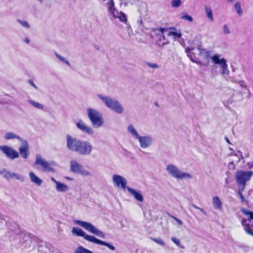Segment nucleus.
Instances as JSON below:
<instances>
[{
    "mask_svg": "<svg viewBox=\"0 0 253 253\" xmlns=\"http://www.w3.org/2000/svg\"><path fill=\"white\" fill-rule=\"evenodd\" d=\"M66 142L67 147L69 150L79 154L87 156L90 155L92 151V146L88 141L81 140L68 134L66 136Z\"/></svg>",
    "mask_w": 253,
    "mask_h": 253,
    "instance_id": "f257e3e1",
    "label": "nucleus"
},
{
    "mask_svg": "<svg viewBox=\"0 0 253 253\" xmlns=\"http://www.w3.org/2000/svg\"><path fill=\"white\" fill-rule=\"evenodd\" d=\"M72 233L74 235L84 237V239L88 242H92L98 245L105 246L112 251L115 250V247L114 246L107 242L100 240L93 236L87 235L82 229L79 228L73 227L72 230Z\"/></svg>",
    "mask_w": 253,
    "mask_h": 253,
    "instance_id": "f03ea898",
    "label": "nucleus"
},
{
    "mask_svg": "<svg viewBox=\"0 0 253 253\" xmlns=\"http://www.w3.org/2000/svg\"><path fill=\"white\" fill-rule=\"evenodd\" d=\"M97 96L103 102L105 105L114 112L121 114L124 111V109L121 103L117 99L109 96H104L97 94Z\"/></svg>",
    "mask_w": 253,
    "mask_h": 253,
    "instance_id": "7ed1b4c3",
    "label": "nucleus"
},
{
    "mask_svg": "<svg viewBox=\"0 0 253 253\" xmlns=\"http://www.w3.org/2000/svg\"><path fill=\"white\" fill-rule=\"evenodd\" d=\"M86 112L87 115L93 127L99 128L103 125L104 121L102 115L100 112L92 108L87 109Z\"/></svg>",
    "mask_w": 253,
    "mask_h": 253,
    "instance_id": "20e7f679",
    "label": "nucleus"
},
{
    "mask_svg": "<svg viewBox=\"0 0 253 253\" xmlns=\"http://www.w3.org/2000/svg\"><path fill=\"white\" fill-rule=\"evenodd\" d=\"M127 131L139 142L140 146L142 148H146L150 147L153 142L152 137L149 136H139L137 131L132 125H129L127 127Z\"/></svg>",
    "mask_w": 253,
    "mask_h": 253,
    "instance_id": "39448f33",
    "label": "nucleus"
},
{
    "mask_svg": "<svg viewBox=\"0 0 253 253\" xmlns=\"http://www.w3.org/2000/svg\"><path fill=\"white\" fill-rule=\"evenodd\" d=\"M253 175V172L252 171L238 170L236 171L235 174L236 182L240 187H242V190L245 189L246 182L249 181Z\"/></svg>",
    "mask_w": 253,
    "mask_h": 253,
    "instance_id": "423d86ee",
    "label": "nucleus"
},
{
    "mask_svg": "<svg viewBox=\"0 0 253 253\" xmlns=\"http://www.w3.org/2000/svg\"><path fill=\"white\" fill-rule=\"evenodd\" d=\"M74 222L75 224L84 228L87 231L96 235L99 237L103 238L105 237V234L103 232L97 229L90 222L80 220H75Z\"/></svg>",
    "mask_w": 253,
    "mask_h": 253,
    "instance_id": "0eeeda50",
    "label": "nucleus"
},
{
    "mask_svg": "<svg viewBox=\"0 0 253 253\" xmlns=\"http://www.w3.org/2000/svg\"><path fill=\"white\" fill-rule=\"evenodd\" d=\"M167 170L169 174L176 178L182 179L192 178L191 174L181 171L177 167L173 165H168L167 166Z\"/></svg>",
    "mask_w": 253,
    "mask_h": 253,
    "instance_id": "6e6552de",
    "label": "nucleus"
},
{
    "mask_svg": "<svg viewBox=\"0 0 253 253\" xmlns=\"http://www.w3.org/2000/svg\"><path fill=\"white\" fill-rule=\"evenodd\" d=\"M0 150L9 159L13 160L19 156V154L13 148L7 145L0 146Z\"/></svg>",
    "mask_w": 253,
    "mask_h": 253,
    "instance_id": "1a4fd4ad",
    "label": "nucleus"
},
{
    "mask_svg": "<svg viewBox=\"0 0 253 253\" xmlns=\"http://www.w3.org/2000/svg\"><path fill=\"white\" fill-rule=\"evenodd\" d=\"M219 55L215 54L212 57L211 59L215 64L220 65V67L222 69V74L228 75L229 74V71L228 69L226 61L224 58L219 59Z\"/></svg>",
    "mask_w": 253,
    "mask_h": 253,
    "instance_id": "9d476101",
    "label": "nucleus"
},
{
    "mask_svg": "<svg viewBox=\"0 0 253 253\" xmlns=\"http://www.w3.org/2000/svg\"><path fill=\"white\" fill-rule=\"evenodd\" d=\"M70 169L73 172L79 173L84 175H89L90 174L88 171L85 170L81 165L75 161H72L71 162Z\"/></svg>",
    "mask_w": 253,
    "mask_h": 253,
    "instance_id": "9b49d317",
    "label": "nucleus"
},
{
    "mask_svg": "<svg viewBox=\"0 0 253 253\" xmlns=\"http://www.w3.org/2000/svg\"><path fill=\"white\" fill-rule=\"evenodd\" d=\"M35 165H40L43 168V171L48 172L54 171V169L50 167V164L45 159L42 158L39 154L37 155Z\"/></svg>",
    "mask_w": 253,
    "mask_h": 253,
    "instance_id": "f8f14e48",
    "label": "nucleus"
},
{
    "mask_svg": "<svg viewBox=\"0 0 253 253\" xmlns=\"http://www.w3.org/2000/svg\"><path fill=\"white\" fill-rule=\"evenodd\" d=\"M168 30L166 28H161L159 29H155L153 30L151 33V37L153 38L155 35L157 36L160 42L163 41L162 45L166 44L168 42L166 41L165 36L163 35V34L165 32L168 33Z\"/></svg>",
    "mask_w": 253,
    "mask_h": 253,
    "instance_id": "ddd939ff",
    "label": "nucleus"
},
{
    "mask_svg": "<svg viewBox=\"0 0 253 253\" xmlns=\"http://www.w3.org/2000/svg\"><path fill=\"white\" fill-rule=\"evenodd\" d=\"M21 142V145L19 148V153L22 158L27 159L29 156L28 142L26 140L24 139Z\"/></svg>",
    "mask_w": 253,
    "mask_h": 253,
    "instance_id": "4468645a",
    "label": "nucleus"
},
{
    "mask_svg": "<svg viewBox=\"0 0 253 253\" xmlns=\"http://www.w3.org/2000/svg\"><path fill=\"white\" fill-rule=\"evenodd\" d=\"M113 181L116 186L118 187L121 186L124 189L127 187L126 186L127 183L126 179L121 175L114 174L113 176Z\"/></svg>",
    "mask_w": 253,
    "mask_h": 253,
    "instance_id": "2eb2a0df",
    "label": "nucleus"
},
{
    "mask_svg": "<svg viewBox=\"0 0 253 253\" xmlns=\"http://www.w3.org/2000/svg\"><path fill=\"white\" fill-rule=\"evenodd\" d=\"M77 127L83 132L86 133L90 135L94 133V130L89 126H87L82 120H80L76 124Z\"/></svg>",
    "mask_w": 253,
    "mask_h": 253,
    "instance_id": "dca6fc26",
    "label": "nucleus"
},
{
    "mask_svg": "<svg viewBox=\"0 0 253 253\" xmlns=\"http://www.w3.org/2000/svg\"><path fill=\"white\" fill-rule=\"evenodd\" d=\"M126 189L131 194L132 196L138 201L142 202L144 200L143 195L141 194V192L139 190L136 191L135 189L127 187Z\"/></svg>",
    "mask_w": 253,
    "mask_h": 253,
    "instance_id": "f3484780",
    "label": "nucleus"
},
{
    "mask_svg": "<svg viewBox=\"0 0 253 253\" xmlns=\"http://www.w3.org/2000/svg\"><path fill=\"white\" fill-rule=\"evenodd\" d=\"M4 177L7 179L15 178L20 181H24L25 179L24 177L22 175L16 173L10 172L9 171V172H6L5 173Z\"/></svg>",
    "mask_w": 253,
    "mask_h": 253,
    "instance_id": "a211bd4d",
    "label": "nucleus"
},
{
    "mask_svg": "<svg viewBox=\"0 0 253 253\" xmlns=\"http://www.w3.org/2000/svg\"><path fill=\"white\" fill-rule=\"evenodd\" d=\"M29 176L31 181L35 184L40 186L42 183V180L39 178L36 174L32 171L29 172Z\"/></svg>",
    "mask_w": 253,
    "mask_h": 253,
    "instance_id": "6ab92c4d",
    "label": "nucleus"
},
{
    "mask_svg": "<svg viewBox=\"0 0 253 253\" xmlns=\"http://www.w3.org/2000/svg\"><path fill=\"white\" fill-rule=\"evenodd\" d=\"M212 204L214 208L217 210H221L222 208V203L217 196L213 197Z\"/></svg>",
    "mask_w": 253,
    "mask_h": 253,
    "instance_id": "aec40b11",
    "label": "nucleus"
},
{
    "mask_svg": "<svg viewBox=\"0 0 253 253\" xmlns=\"http://www.w3.org/2000/svg\"><path fill=\"white\" fill-rule=\"evenodd\" d=\"M4 138L5 140H9L16 138L19 139L20 141H21L23 139L22 138L20 137L19 136L17 135L12 132H6L4 134Z\"/></svg>",
    "mask_w": 253,
    "mask_h": 253,
    "instance_id": "412c9836",
    "label": "nucleus"
},
{
    "mask_svg": "<svg viewBox=\"0 0 253 253\" xmlns=\"http://www.w3.org/2000/svg\"><path fill=\"white\" fill-rule=\"evenodd\" d=\"M192 50H194V48H193L190 49L189 47L186 48V52L187 53V55L190 58V60L192 62L194 63H198L196 55L192 51Z\"/></svg>",
    "mask_w": 253,
    "mask_h": 253,
    "instance_id": "4be33fe9",
    "label": "nucleus"
},
{
    "mask_svg": "<svg viewBox=\"0 0 253 253\" xmlns=\"http://www.w3.org/2000/svg\"><path fill=\"white\" fill-rule=\"evenodd\" d=\"M56 190L60 192H66L69 190V187L64 183L58 182L56 184Z\"/></svg>",
    "mask_w": 253,
    "mask_h": 253,
    "instance_id": "5701e85b",
    "label": "nucleus"
},
{
    "mask_svg": "<svg viewBox=\"0 0 253 253\" xmlns=\"http://www.w3.org/2000/svg\"><path fill=\"white\" fill-rule=\"evenodd\" d=\"M17 234V236L19 238H26V240H27L28 239H30L31 240L32 239H34V238H35V237L31 234H26L24 232H22V231H17V233H16Z\"/></svg>",
    "mask_w": 253,
    "mask_h": 253,
    "instance_id": "b1692460",
    "label": "nucleus"
},
{
    "mask_svg": "<svg viewBox=\"0 0 253 253\" xmlns=\"http://www.w3.org/2000/svg\"><path fill=\"white\" fill-rule=\"evenodd\" d=\"M205 9L207 17L209 19V20L213 22V17L211 9L210 7L206 6L205 7Z\"/></svg>",
    "mask_w": 253,
    "mask_h": 253,
    "instance_id": "393cba45",
    "label": "nucleus"
},
{
    "mask_svg": "<svg viewBox=\"0 0 253 253\" xmlns=\"http://www.w3.org/2000/svg\"><path fill=\"white\" fill-rule=\"evenodd\" d=\"M241 211L245 215L249 216V221H250L251 220L253 219V211H249V210H247L245 209H242L241 210Z\"/></svg>",
    "mask_w": 253,
    "mask_h": 253,
    "instance_id": "a878e982",
    "label": "nucleus"
},
{
    "mask_svg": "<svg viewBox=\"0 0 253 253\" xmlns=\"http://www.w3.org/2000/svg\"><path fill=\"white\" fill-rule=\"evenodd\" d=\"M29 103L31 104L32 106L35 107L36 108H38L39 109H43L44 108V106L42 104H40L37 102L34 101L32 100H30L28 101Z\"/></svg>",
    "mask_w": 253,
    "mask_h": 253,
    "instance_id": "bb28decb",
    "label": "nucleus"
},
{
    "mask_svg": "<svg viewBox=\"0 0 253 253\" xmlns=\"http://www.w3.org/2000/svg\"><path fill=\"white\" fill-rule=\"evenodd\" d=\"M75 253H93L91 251L88 249H85L81 246L77 248L75 250Z\"/></svg>",
    "mask_w": 253,
    "mask_h": 253,
    "instance_id": "cd10ccee",
    "label": "nucleus"
},
{
    "mask_svg": "<svg viewBox=\"0 0 253 253\" xmlns=\"http://www.w3.org/2000/svg\"><path fill=\"white\" fill-rule=\"evenodd\" d=\"M235 9H236V12L239 14V15L241 16L243 14V11L241 8L240 3L239 2H236L234 5Z\"/></svg>",
    "mask_w": 253,
    "mask_h": 253,
    "instance_id": "c85d7f7f",
    "label": "nucleus"
},
{
    "mask_svg": "<svg viewBox=\"0 0 253 253\" xmlns=\"http://www.w3.org/2000/svg\"><path fill=\"white\" fill-rule=\"evenodd\" d=\"M151 240L156 243L158 244L160 246L162 247H164L165 246V243L162 240V239L159 237V238H151Z\"/></svg>",
    "mask_w": 253,
    "mask_h": 253,
    "instance_id": "c756f323",
    "label": "nucleus"
},
{
    "mask_svg": "<svg viewBox=\"0 0 253 253\" xmlns=\"http://www.w3.org/2000/svg\"><path fill=\"white\" fill-rule=\"evenodd\" d=\"M119 19V20L122 22H125L126 24L127 22V16L126 14H125L123 12L119 16V17L117 18Z\"/></svg>",
    "mask_w": 253,
    "mask_h": 253,
    "instance_id": "7c9ffc66",
    "label": "nucleus"
},
{
    "mask_svg": "<svg viewBox=\"0 0 253 253\" xmlns=\"http://www.w3.org/2000/svg\"><path fill=\"white\" fill-rule=\"evenodd\" d=\"M171 4L172 7H178L181 5V0H172Z\"/></svg>",
    "mask_w": 253,
    "mask_h": 253,
    "instance_id": "2f4dec72",
    "label": "nucleus"
},
{
    "mask_svg": "<svg viewBox=\"0 0 253 253\" xmlns=\"http://www.w3.org/2000/svg\"><path fill=\"white\" fill-rule=\"evenodd\" d=\"M244 190V189L242 190V187L239 188V191L238 192V195L239 196L240 199H241V202L242 203H244L245 201V198L242 194L243 191Z\"/></svg>",
    "mask_w": 253,
    "mask_h": 253,
    "instance_id": "473e14b6",
    "label": "nucleus"
},
{
    "mask_svg": "<svg viewBox=\"0 0 253 253\" xmlns=\"http://www.w3.org/2000/svg\"><path fill=\"white\" fill-rule=\"evenodd\" d=\"M56 56L61 61L65 63L66 64L68 65L69 66H70V64L69 61H68L65 58L61 56L60 55L55 53Z\"/></svg>",
    "mask_w": 253,
    "mask_h": 253,
    "instance_id": "72a5a7b5",
    "label": "nucleus"
},
{
    "mask_svg": "<svg viewBox=\"0 0 253 253\" xmlns=\"http://www.w3.org/2000/svg\"><path fill=\"white\" fill-rule=\"evenodd\" d=\"M181 18L191 22H193V18L191 16L188 15L186 13L183 14L181 16Z\"/></svg>",
    "mask_w": 253,
    "mask_h": 253,
    "instance_id": "f704fd0d",
    "label": "nucleus"
},
{
    "mask_svg": "<svg viewBox=\"0 0 253 253\" xmlns=\"http://www.w3.org/2000/svg\"><path fill=\"white\" fill-rule=\"evenodd\" d=\"M146 64L149 67L151 68L158 69L159 68V66L156 63L147 62Z\"/></svg>",
    "mask_w": 253,
    "mask_h": 253,
    "instance_id": "c9c22d12",
    "label": "nucleus"
},
{
    "mask_svg": "<svg viewBox=\"0 0 253 253\" xmlns=\"http://www.w3.org/2000/svg\"><path fill=\"white\" fill-rule=\"evenodd\" d=\"M17 21L24 27L26 28H29L30 27L29 24L26 21H22L19 19L17 20Z\"/></svg>",
    "mask_w": 253,
    "mask_h": 253,
    "instance_id": "e433bc0d",
    "label": "nucleus"
},
{
    "mask_svg": "<svg viewBox=\"0 0 253 253\" xmlns=\"http://www.w3.org/2000/svg\"><path fill=\"white\" fill-rule=\"evenodd\" d=\"M168 36H174V37H176L177 38H180L181 36V34L180 33H178L175 32H168L167 33Z\"/></svg>",
    "mask_w": 253,
    "mask_h": 253,
    "instance_id": "4c0bfd02",
    "label": "nucleus"
},
{
    "mask_svg": "<svg viewBox=\"0 0 253 253\" xmlns=\"http://www.w3.org/2000/svg\"><path fill=\"white\" fill-rule=\"evenodd\" d=\"M223 30L224 33L226 34H229L231 33L229 27L226 24L223 25Z\"/></svg>",
    "mask_w": 253,
    "mask_h": 253,
    "instance_id": "58836bf2",
    "label": "nucleus"
},
{
    "mask_svg": "<svg viewBox=\"0 0 253 253\" xmlns=\"http://www.w3.org/2000/svg\"><path fill=\"white\" fill-rule=\"evenodd\" d=\"M248 219L243 218L242 220V225L244 226V227H248L249 226V223H248Z\"/></svg>",
    "mask_w": 253,
    "mask_h": 253,
    "instance_id": "ea45409f",
    "label": "nucleus"
},
{
    "mask_svg": "<svg viewBox=\"0 0 253 253\" xmlns=\"http://www.w3.org/2000/svg\"><path fill=\"white\" fill-rule=\"evenodd\" d=\"M191 206H192V207H193L194 208L199 210L201 212H203V213L204 215H207V212H206V211H205L204 210V209H202V208H199V207H198L196 206V205H194V204H191Z\"/></svg>",
    "mask_w": 253,
    "mask_h": 253,
    "instance_id": "a19ab883",
    "label": "nucleus"
},
{
    "mask_svg": "<svg viewBox=\"0 0 253 253\" xmlns=\"http://www.w3.org/2000/svg\"><path fill=\"white\" fill-rule=\"evenodd\" d=\"M171 240L173 242H174L175 244L179 246L180 244V240L175 238V237H171Z\"/></svg>",
    "mask_w": 253,
    "mask_h": 253,
    "instance_id": "79ce46f5",
    "label": "nucleus"
},
{
    "mask_svg": "<svg viewBox=\"0 0 253 253\" xmlns=\"http://www.w3.org/2000/svg\"><path fill=\"white\" fill-rule=\"evenodd\" d=\"M235 167V165L233 162H230L228 165V168L230 169H234Z\"/></svg>",
    "mask_w": 253,
    "mask_h": 253,
    "instance_id": "37998d69",
    "label": "nucleus"
},
{
    "mask_svg": "<svg viewBox=\"0 0 253 253\" xmlns=\"http://www.w3.org/2000/svg\"><path fill=\"white\" fill-rule=\"evenodd\" d=\"M244 229L246 231V232L247 233H248L249 234L251 235H252L253 232V230H252L251 228H250L249 227V226L244 227Z\"/></svg>",
    "mask_w": 253,
    "mask_h": 253,
    "instance_id": "c03bdc74",
    "label": "nucleus"
},
{
    "mask_svg": "<svg viewBox=\"0 0 253 253\" xmlns=\"http://www.w3.org/2000/svg\"><path fill=\"white\" fill-rule=\"evenodd\" d=\"M6 172H9V171H7L5 169L0 170V174H3L4 176Z\"/></svg>",
    "mask_w": 253,
    "mask_h": 253,
    "instance_id": "a18cd8bd",
    "label": "nucleus"
},
{
    "mask_svg": "<svg viewBox=\"0 0 253 253\" xmlns=\"http://www.w3.org/2000/svg\"><path fill=\"white\" fill-rule=\"evenodd\" d=\"M173 218L175 219V221H176L178 222L179 224L182 225L183 222H182L181 220L177 218L176 217H173Z\"/></svg>",
    "mask_w": 253,
    "mask_h": 253,
    "instance_id": "49530a36",
    "label": "nucleus"
},
{
    "mask_svg": "<svg viewBox=\"0 0 253 253\" xmlns=\"http://www.w3.org/2000/svg\"><path fill=\"white\" fill-rule=\"evenodd\" d=\"M248 166L249 167V168L252 169L253 168V162H250L248 163Z\"/></svg>",
    "mask_w": 253,
    "mask_h": 253,
    "instance_id": "de8ad7c7",
    "label": "nucleus"
},
{
    "mask_svg": "<svg viewBox=\"0 0 253 253\" xmlns=\"http://www.w3.org/2000/svg\"><path fill=\"white\" fill-rule=\"evenodd\" d=\"M29 83H30V84L33 86H34L36 89H37L38 88V87L34 84L32 80H29Z\"/></svg>",
    "mask_w": 253,
    "mask_h": 253,
    "instance_id": "09e8293b",
    "label": "nucleus"
},
{
    "mask_svg": "<svg viewBox=\"0 0 253 253\" xmlns=\"http://www.w3.org/2000/svg\"><path fill=\"white\" fill-rule=\"evenodd\" d=\"M51 180L53 181L56 184H57V183L59 182L57 180H56V179L53 178V177H51Z\"/></svg>",
    "mask_w": 253,
    "mask_h": 253,
    "instance_id": "8fccbe9b",
    "label": "nucleus"
},
{
    "mask_svg": "<svg viewBox=\"0 0 253 253\" xmlns=\"http://www.w3.org/2000/svg\"><path fill=\"white\" fill-rule=\"evenodd\" d=\"M24 41L27 43H29L30 42V40L27 38H25Z\"/></svg>",
    "mask_w": 253,
    "mask_h": 253,
    "instance_id": "3c124183",
    "label": "nucleus"
},
{
    "mask_svg": "<svg viewBox=\"0 0 253 253\" xmlns=\"http://www.w3.org/2000/svg\"><path fill=\"white\" fill-rule=\"evenodd\" d=\"M225 140L226 141V142H227L228 143H229V144H231L230 140H229V139H228L227 137H225Z\"/></svg>",
    "mask_w": 253,
    "mask_h": 253,
    "instance_id": "603ef678",
    "label": "nucleus"
},
{
    "mask_svg": "<svg viewBox=\"0 0 253 253\" xmlns=\"http://www.w3.org/2000/svg\"><path fill=\"white\" fill-rule=\"evenodd\" d=\"M244 159V158H243V157L242 155V154H241V158H239L238 161V162H240V160H241V159Z\"/></svg>",
    "mask_w": 253,
    "mask_h": 253,
    "instance_id": "864d4df0",
    "label": "nucleus"
},
{
    "mask_svg": "<svg viewBox=\"0 0 253 253\" xmlns=\"http://www.w3.org/2000/svg\"><path fill=\"white\" fill-rule=\"evenodd\" d=\"M65 178L68 179V180H73V178H71V177H65Z\"/></svg>",
    "mask_w": 253,
    "mask_h": 253,
    "instance_id": "5fc2aeb1",
    "label": "nucleus"
},
{
    "mask_svg": "<svg viewBox=\"0 0 253 253\" xmlns=\"http://www.w3.org/2000/svg\"><path fill=\"white\" fill-rule=\"evenodd\" d=\"M226 183L227 184H228V183H229V181H228V178H226Z\"/></svg>",
    "mask_w": 253,
    "mask_h": 253,
    "instance_id": "6e6d98bb",
    "label": "nucleus"
},
{
    "mask_svg": "<svg viewBox=\"0 0 253 253\" xmlns=\"http://www.w3.org/2000/svg\"><path fill=\"white\" fill-rule=\"evenodd\" d=\"M39 2L42 3L43 1V0H37Z\"/></svg>",
    "mask_w": 253,
    "mask_h": 253,
    "instance_id": "4d7b16f0",
    "label": "nucleus"
},
{
    "mask_svg": "<svg viewBox=\"0 0 253 253\" xmlns=\"http://www.w3.org/2000/svg\"><path fill=\"white\" fill-rule=\"evenodd\" d=\"M228 0V1L230 2H232L233 1V0Z\"/></svg>",
    "mask_w": 253,
    "mask_h": 253,
    "instance_id": "13d9d810",
    "label": "nucleus"
},
{
    "mask_svg": "<svg viewBox=\"0 0 253 253\" xmlns=\"http://www.w3.org/2000/svg\"><path fill=\"white\" fill-rule=\"evenodd\" d=\"M238 153H241V152H240V151H238Z\"/></svg>",
    "mask_w": 253,
    "mask_h": 253,
    "instance_id": "bf43d9fd",
    "label": "nucleus"
},
{
    "mask_svg": "<svg viewBox=\"0 0 253 253\" xmlns=\"http://www.w3.org/2000/svg\"><path fill=\"white\" fill-rule=\"evenodd\" d=\"M235 156H237V154H234Z\"/></svg>",
    "mask_w": 253,
    "mask_h": 253,
    "instance_id": "052dcab7",
    "label": "nucleus"
}]
</instances>
